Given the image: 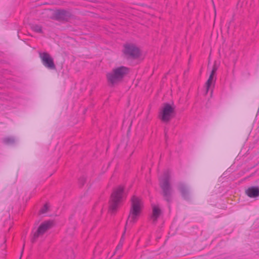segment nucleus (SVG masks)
Here are the masks:
<instances>
[{"label": "nucleus", "instance_id": "1", "mask_svg": "<svg viewBox=\"0 0 259 259\" xmlns=\"http://www.w3.org/2000/svg\"><path fill=\"white\" fill-rule=\"evenodd\" d=\"M170 172L168 170L165 171L162 177L159 178V186L161 189V194L164 200L171 203L172 200V188L170 184Z\"/></svg>", "mask_w": 259, "mask_h": 259}, {"label": "nucleus", "instance_id": "2", "mask_svg": "<svg viewBox=\"0 0 259 259\" xmlns=\"http://www.w3.org/2000/svg\"><path fill=\"white\" fill-rule=\"evenodd\" d=\"M131 202V208L127 221L134 224L136 222L137 218L140 215L141 209V203L140 200L135 196L132 197Z\"/></svg>", "mask_w": 259, "mask_h": 259}, {"label": "nucleus", "instance_id": "3", "mask_svg": "<svg viewBox=\"0 0 259 259\" xmlns=\"http://www.w3.org/2000/svg\"><path fill=\"white\" fill-rule=\"evenodd\" d=\"M175 106L174 103L171 104L165 103L159 112V118L164 123H168L170 119L175 116Z\"/></svg>", "mask_w": 259, "mask_h": 259}, {"label": "nucleus", "instance_id": "4", "mask_svg": "<svg viewBox=\"0 0 259 259\" xmlns=\"http://www.w3.org/2000/svg\"><path fill=\"white\" fill-rule=\"evenodd\" d=\"M123 48V53L127 59H137L141 55L140 49L135 44L127 43Z\"/></svg>", "mask_w": 259, "mask_h": 259}, {"label": "nucleus", "instance_id": "5", "mask_svg": "<svg viewBox=\"0 0 259 259\" xmlns=\"http://www.w3.org/2000/svg\"><path fill=\"white\" fill-rule=\"evenodd\" d=\"M126 197V194L122 186L114 188V212L122 205Z\"/></svg>", "mask_w": 259, "mask_h": 259}, {"label": "nucleus", "instance_id": "6", "mask_svg": "<svg viewBox=\"0 0 259 259\" xmlns=\"http://www.w3.org/2000/svg\"><path fill=\"white\" fill-rule=\"evenodd\" d=\"M130 68L120 66L114 68V84L122 81L123 79L129 74Z\"/></svg>", "mask_w": 259, "mask_h": 259}, {"label": "nucleus", "instance_id": "7", "mask_svg": "<svg viewBox=\"0 0 259 259\" xmlns=\"http://www.w3.org/2000/svg\"><path fill=\"white\" fill-rule=\"evenodd\" d=\"M39 57L42 64L47 68L51 70L56 69V66L53 58L47 52H39Z\"/></svg>", "mask_w": 259, "mask_h": 259}, {"label": "nucleus", "instance_id": "8", "mask_svg": "<svg viewBox=\"0 0 259 259\" xmlns=\"http://www.w3.org/2000/svg\"><path fill=\"white\" fill-rule=\"evenodd\" d=\"M52 224V222L50 221H45L41 223L38 227L36 231L34 233L33 236L31 238V242H35L39 236L44 234L48 229L51 228Z\"/></svg>", "mask_w": 259, "mask_h": 259}, {"label": "nucleus", "instance_id": "9", "mask_svg": "<svg viewBox=\"0 0 259 259\" xmlns=\"http://www.w3.org/2000/svg\"><path fill=\"white\" fill-rule=\"evenodd\" d=\"M72 16L71 13L65 10H57L54 14V18L58 21H67Z\"/></svg>", "mask_w": 259, "mask_h": 259}, {"label": "nucleus", "instance_id": "10", "mask_svg": "<svg viewBox=\"0 0 259 259\" xmlns=\"http://www.w3.org/2000/svg\"><path fill=\"white\" fill-rule=\"evenodd\" d=\"M178 189L182 198L186 200L190 199V191L188 186L185 183L181 182L178 185Z\"/></svg>", "mask_w": 259, "mask_h": 259}, {"label": "nucleus", "instance_id": "11", "mask_svg": "<svg viewBox=\"0 0 259 259\" xmlns=\"http://www.w3.org/2000/svg\"><path fill=\"white\" fill-rule=\"evenodd\" d=\"M246 194L250 198L256 197L259 196V187L251 186L245 190Z\"/></svg>", "mask_w": 259, "mask_h": 259}, {"label": "nucleus", "instance_id": "12", "mask_svg": "<svg viewBox=\"0 0 259 259\" xmlns=\"http://www.w3.org/2000/svg\"><path fill=\"white\" fill-rule=\"evenodd\" d=\"M162 213L161 210L158 207L154 205L152 206V215L151 218L153 220V223L155 224L159 217Z\"/></svg>", "mask_w": 259, "mask_h": 259}, {"label": "nucleus", "instance_id": "13", "mask_svg": "<svg viewBox=\"0 0 259 259\" xmlns=\"http://www.w3.org/2000/svg\"><path fill=\"white\" fill-rule=\"evenodd\" d=\"M3 142L7 145H12L15 143L16 139L14 137H6L3 139Z\"/></svg>", "mask_w": 259, "mask_h": 259}, {"label": "nucleus", "instance_id": "14", "mask_svg": "<svg viewBox=\"0 0 259 259\" xmlns=\"http://www.w3.org/2000/svg\"><path fill=\"white\" fill-rule=\"evenodd\" d=\"M30 27L33 31L36 33H42V27L39 25L31 24Z\"/></svg>", "mask_w": 259, "mask_h": 259}, {"label": "nucleus", "instance_id": "15", "mask_svg": "<svg viewBox=\"0 0 259 259\" xmlns=\"http://www.w3.org/2000/svg\"><path fill=\"white\" fill-rule=\"evenodd\" d=\"M107 79L109 85L110 87L113 86V70L110 73H109L107 75Z\"/></svg>", "mask_w": 259, "mask_h": 259}, {"label": "nucleus", "instance_id": "16", "mask_svg": "<svg viewBox=\"0 0 259 259\" xmlns=\"http://www.w3.org/2000/svg\"><path fill=\"white\" fill-rule=\"evenodd\" d=\"M213 76H214L213 75L210 74L209 78L207 79V80L205 83L206 89V93L208 92L209 89L210 87V85L212 82Z\"/></svg>", "mask_w": 259, "mask_h": 259}, {"label": "nucleus", "instance_id": "17", "mask_svg": "<svg viewBox=\"0 0 259 259\" xmlns=\"http://www.w3.org/2000/svg\"><path fill=\"white\" fill-rule=\"evenodd\" d=\"M109 212L111 214L113 212V192H112L111 194Z\"/></svg>", "mask_w": 259, "mask_h": 259}, {"label": "nucleus", "instance_id": "18", "mask_svg": "<svg viewBox=\"0 0 259 259\" xmlns=\"http://www.w3.org/2000/svg\"><path fill=\"white\" fill-rule=\"evenodd\" d=\"M218 67L217 65L216 64V63H215L213 65L212 69L211 71L210 74L214 75L215 74V73H216L217 70H218Z\"/></svg>", "mask_w": 259, "mask_h": 259}, {"label": "nucleus", "instance_id": "19", "mask_svg": "<svg viewBox=\"0 0 259 259\" xmlns=\"http://www.w3.org/2000/svg\"><path fill=\"white\" fill-rule=\"evenodd\" d=\"M78 182H79V184L80 186H82L85 182V178L84 177V176H82L81 177L79 180H78Z\"/></svg>", "mask_w": 259, "mask_h": 259}, {"label": "nucleus", "instance_id": "20", "mask_svg": "<svg viewBox=\"0 0 259 259\" xmlns=\"http://www.w3.org/2000/svg\"><path fill=\"white\" fill-rule=\"evenodd\" d=\"M48 205L47 204H46L40 210V213H46L48 210Z\"/></svg>", "mask_w": 259, "mask_h": 259}, {"label": "nucleus", "instance_id": "21", "mask_svg": "<svg viewBox=\"0 0 259 259\" xmlns=\"http://www.w3.org/2000/svg\"><path fill=\"white\" fill-rule=\"evenodd\" d=\"M123 245V241L121 240L118 245L116 247V250L119 249Z\"/></svg>", "mask_w": 259, "mask_h": 259}, {"label": "nucleus", "instance_id": "22", "mask_svg": "<svg viewBox=\"0 0 259 259\" xmlns=\"http://www.w3.org/2000/svg\"><path fill=\"white\" fill-rule=\"evenodd\" d=\"M24 246H25V244H24L23 245V247H22L20 257L19 259L21 258V257L22 256V254H23V251H24Z\"/></svg>", "mask_w": 259, "mask_h": 259}, {"label": "nucleus", "instance_id": "23", "mask_svg": "<svg viewBox=\"0 0 259 259\" xmlns=\"http://www.w3.org/2000/svg\"><path fill=\"white\" fill-rule=\"evenodd\" d=\"M164 133H165V138L166 140L167 139V131L166 130V129H165Z\"/></svg>", "mask_w": 259, "mask_h": 259}, {"label": "nucleus", "instance_id": "24", "mask_svg": "<svg viewBox=\"0 0 259 259\" xmlns=\"http://www.w3.org/2000/svg\"><path fill=\"white\" fill-rule=\"evenodd\" d=\"M231 21H230L228 23V26H227L228 29H229V28H230V24H231Z\"/></svg>", "mask_w": 259, "mask_h": 259}, {"label": "nucleus", "instance_id": "25", "mask_svg": "<svg viewBox=\"0 0 259 259\" xmlns=\"http://www.w3.org/2000/svg\"><path fill=\"white\" fill-rule=\"evenodd\" d=\"M131 125H132V122L130 123V125L129 126V127H128V131H127V132H129L130 131Z\"/></svg>", "mask_w": 259, "mask_h": 259}, {"label": "nucleus", "instance_id": "26", "mask_svg": "<svg viewBox=\"0 0 259 259\" xmlns=\"http://www.w3.org/2000/svg\"><path fill=\"white\" fill-rule=\"evenodd\" d=\"M68 253H71V254L72 253V250H69Z\"/></svg>", "mask_w": 259, "mask_h": 259}, {"label": "nucleus", "instance_id": "27", "mask_svg": "<svg viewBox=\"0 0 259 259\" xmlns=\"http://www.w3.org/2000/svg\"><path fill=\"white\" fill-rule=\"evenodd\" d=\"M120 256H118V257H117V258H116V259H119V258H120Z\"/></svg>", "mask_w": 259, "mask_h": 259}, {"label": "nucleus", "instance_id": "28", "mask_svg": "<svg viewBox=\"0 0 259 259\" xmlns=\"http://www.w3.org/2000/svg\"><path fill=\"white\" fill-rule=\"evenodd\" d=\"M214 13H215V16L216 15V11H215L214 12Z\"/></svg>", "mask_w": 259, "mask_h": 259}]
</instances>
